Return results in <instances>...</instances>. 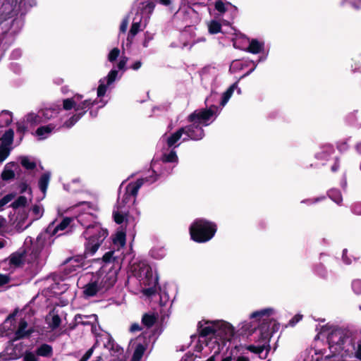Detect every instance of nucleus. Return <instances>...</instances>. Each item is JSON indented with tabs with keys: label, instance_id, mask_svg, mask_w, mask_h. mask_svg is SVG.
<instances>
[{
	"label": "nucleus",
	"instance_id": "4d7b16f0",
	"mask_svg": "<svg viewBox=\"0 0 361 361\" xmlns=\"http://www.w3.org/2000/svg\"><path fill=\"white\" fill-rule=\"evenodd\" d=\"M94 348L95 345L90 348L79 361H87L92 356Z\"/></svg>",
	"mask_w": 361,
	"mask_h": 361
},
{
	"label": "nucleus",
	"instance_id": "052dcab7",
	"mask_svg": "<svg viewBox=\"0 0 361 361\" xmlns=\"http://www.w3.org/2000/svg\"><path fill=\"white\" fill-rule=\"evenodd\" d=\"M23 206V196H19L17 200L11 204L13 209H18Z\"/></svg>",
	"mask_w": 361,
	"mask_h": 361
},
{
	"label": "nucleus",
	"instance_id": "4be33fe9",
	"mask_svg": "<svg viewBox=\"0 0 361 361\" xmlns=\"http://www.w3.org/2000/svg\"><path fill=\"white\" fill-rule=\"evenodd\" d=\"M42 169L37 170H24V194L29 195V200L31 201L32 191L30 185L35 183L37 177L39 175Z\"/></svg>",
	"mask_w": 361,
	"mask_h": 361
},
{
	"label": "nucleus",
	"instance_id": "f257e3e1",
	"mask_svg": "<svg viewBox=\"0 0 361 361\" xmlns=\"http://www.w3.org/2000/svg\"><path fill=\"white\" fill-rule=\"evenodd\" d=\"M177 163L178 157L176 152L174 149H171L169 153L165 152L163 154L160 161H153L152 162V173L155 174L154 177L150 176L128 183L126 186L123 193L122 192V188L124 183H122L120 186L117 203L113 212L114 221L117 224H121L124 221L126 224V230L121 228V230L117 231L114 238V244L118 249L123 247L126 245V233L127 230H133L135 227L134 221H130L126 218V212L128 208L135 203L139 189L145 183L151 184L157 180L158 176L170 174Z\"/></svg>",
	"mask_w": 361,
	"mask_h": 361
},
{
	"label": "nucleus",
	"instance_id": "aec40b11",
	"mask_svg": "<svg viewBox=\"0 0 361 361\" xmlns=\"http://www.w3.org/2000/svg\"><path fill=\"white\" fill-rule=\"evenodd\" d=\"M234 334L235 330L231 324L224 321H217L215 338L219 337L224 343L226 341H230Z\"/></svg>",
	"mask_w": 361,
	"mask_h": 361
},
{
	"label": "nucleus",
	"instance_id": "58836bf2",
	"mask_svg": "<svg viewBox=\"0 0 361 361\" xmlns=\"http://www.w3.org/2000/svg\"><path fill=\"white\" fill-rule=\"evenodd\" d=\"M36 353L37 355L49 357L52 355L53 349L50 345L42 344L37 348Z\"/></svg>",
	"mask_w": 361,
	"mask_h": 361
},
{
	"label": "nucleus",
	"instance_id": "e2e57ef3",
	"mask_svg": "<svg viewBox=\"0 0 361 361\" xmlns=\"http://www.w3.org/2000/svg\"><path fill=\"white\" fill-rule=\"evenodd\" d=\"M355 354V357L361 361V343H358L357 345H355V350L353 351Z\"/></svg>",
	"mask_w": 361,
	"mask_h": 361
},
{
	"label": "nucleus",
	"instance_id": "ddd939ff",
	"mask_svg": "<svg viewBox=\"0 0 361 361\" xmlns=\"http://www.w3.org/2000/svg\"><path fill=\"white\" fill-rule=\"evenodd\" d=\"M154 9V4L153 2L149 1H139V11H140V15H142V18H144V21L143 23L133 22L129 35L133 37L140 30L146 27Z\"/></svg>",
	"mask_w": 361,
	"mask_h": 361
},
{
	"label": "nucleus",
	"instance_id": "473e14b6",
	"mask_svg": "<svg viewBox=\"0 0 361 361\" xmlns=\"http://www.w3.org/2000/svg\"><path fill=\"white\" fill-rule=\"evenodd\" d=\"M50 173L46 172L40 176L38 180V187L42 192V196L41 197L40 200H42L45 197L48 185L50 180Z\"/></svg>",
	"mask_w": 361,
	"mask_h": 361
},
{
	"label": "nucleus",
	"instance_id": "72a5a7b5",
	"mask_svg": "<svg viewBox=\"0 0 361 361\" xmlns=\"http://www.w3.org/2000/svg\"><path fill=\"white\" fill-rule=\"evenodd\" d=\"M97 319V317L96 314L91 315H82V314H77L75 317V321L76 324H82V325H92L94 322H95Z\"/></svg>",
	"mask_w": 361,
	"mask_h": 361
},
{
	"label": "nucleus",
	"instance_id": "a18cd8bd",
	"mask_svg": "<svg viewBox=\"0 0 361 361\" xmlns=\"http://www.w3.org/2000/svg\"><path fill=\"white\" fill-rule=\"evenodd\" d=\"M231 6V4L224 3L221 1H218L215 3V8L220 14L226 13L228 11V6Z\"/></svg>",
	"mask_w": 361,
	"mask_h": 361
},
{
	"label": "nucleus",
	"instance_id": "f3484780",
	"mask_svg": "<svg viewBox=\"0 0 361 361\" xmlns=\"http://www.w3.org/2000/svg\"><path fill=\"white\" fill-rule=\"evenodd\" d=\"M23 264V251L12 253L8 258L0 262V269L13 272Z\"/></svg>",
	"mask_w": 361,
	"mask_h": 361
},
{
	"label": "nucleus",
	"instance_id": "f03ea898",
	"mask_svg": "<svg viewBox=\"0 0 361 361\" xmlns=\"http://www.w3.org/2000/svg\"><path fill=\"white\" fill-rule=\"evenodd\" d=\"M326 337L331 354L324 356L321 350L312 348L305 361H343V358L353 354L355 343L348 332L336 328L324 326L317 335Z\"/></svg>",
	"mask_w": 361,
	"mask_h": 361
},
{
	"label": "nucleus",
	"instance_id": "13d9d810",
	"mask_svg": "<svg viewBox=\"0 0 361 361\" xmlns=\"http://www.w3.org/2000/svg\"><path fill=\"white\" fill-rule=\"evenodd\" d=\"M11 279L8 275L0 274V286L9 283Z\"/></svg>",
	"mask_w": 361,
	"mask_h": 361
},
{
	"label": "nucleus",
	"instance_id": "c9c22d12",
	"mask_svg": "<svg viewBox=\"0 0 361 361\" xmlns=\"http://www.w3.org/2000/svg\"><path fill=\"white\" fill-rule=\"evenodd\" d=\"M22 2L23 0H8L11 9L6 12V16L9 18L17 16L21 10Z\"/></svg>",
	"mask_w": 361,
	"mask_h": 361
},
{
	"label": "nucleus",
	"instance_id": "09e8293b",
	"mask_svg": "<svg viewBox=\"0 0 361 361\" xmlns=\"http://www.w3.org/2000/svg\"><path fill=\"white\" fill-rule=\"evenodd\" d=\"M11 148H6L0 145V163H2L9 156Z\"/></svg>",
	"mask_w": 361,
	"mask_h": 361
},
{
	"label": "nucleus",
	"instance_id": "5701e85b",
	"mask_svg": "<svg viewBox=\"0 0 361 361\" xmlns=\"http://www.w3.org/2000/svg\"><path fill=\"white\" fill-rule=\"evenodd\" d=\"M217 321L202 320L198 323V331L201 336H215Z\"/></svg>",
	"mask_w": 361,
	"mask_h": 361
},
{
	"label": "nucleus",
	"instance_id": "f704fd0d",
	"mask_svg": "<svg viewBox=\"0 0 361 361\" xmlns=\"http://www.w3.org/2000/svg\"><path fill=\"white\" fill-rule=\"evenodd\" d=\"M235 90H237L238 94L241 93L240 89L238 87V82L233 84L226 92L223 93L220 103L222 106H224L226 104Z\"/></svg>",
	"mask_w": 361,
	"mask_h": 361
},
{
	"label": "nucleus",
	"instance_id": "4468645a",
	"mask_svg": "<svg viewBox=\"0 0 361 361\" xmlns=\"http://www.w3.org/2000/svg\"><path fill=\"white\" fill-rule=\"evenodd\" d=\"M44 207L39 202L31 204L27 202V197L24 196V224H27L24 229L30 226L34 221L39 220L44 214Z\"/></svg>",
	"mask_w": 361,
	"mask_h": 361
},
{
	"label": "nucleus",
	"instance_id": "c756f323",
	"mask_svg": "<svg viewBox=\"0 0 361 361\" xmlns=\"http://www.w3.org/2000/svg\"><path fill=\"white\" fill-rule=\"evenodd\" d=\"M17 169V164L14 162L8 163L5 165L3 171L1 172V177L2 180L8 181L14 178L16 175V170Z\"/></svg>",
	"mask_w": 361,
	"mask_h": 361
},
{
	"label": "nucleus",
	"instance_id": "864d4df0",
	"mask_svg": "<svg viewBox=\"0 0 361 361\" xmlns=\"http://www.w3.org/2000/svg\"><path fill=\"white\" fill-rule=\"evenodd\" d=\"M154 35L150 33L149 32H146L145 33L144 40L142 42V45L144 47H147L149 45V42L153 39Z\"/></svg>",
	"mask_w": 361,
	"mask_h": 361
},
{
	"label": "nucleus",
	"instance_id": "7ed1b4c3",
	"mask_svg": "<svg viewBox=\"0 0 361 361\" xmlns=\"http://www.w3.org/2000/svg\"><path fill=\"white\" fill-rule=\"evenodd\" d=\"M82 95L75 94L71 98L64 99L63 101V109L71 110L73 108L76 113L64 122H62L61 118H59L54 122L42 126L32 132V135L38 140H44L61 128H71L82 118L87 109L94 105V102L90 99L82 101Z\"/></svg>",
	"mask_w": 361,
	"mask_h": 361
},
{
	"label": "nucleus",
	"instance_id": "20e7f679",
	"mask_svg": "<svg viewBox=\"0 0 361 361\" xmlns=\"http://www.w3.org/2000/svg\"><path fill=\"white\" fill-rule=\"evenodd\" d=\"M274 312L272 308H266L254 312L250 315V319L259 323L260 327L253 332L252 338H250L253 343L246 345L244 348L262 359H266L270 350L271 336L265 325L271 321L270 317Z\"/></svg>",
	"mask_w": 361,
	"mask_h": 361
},
{
	"label": "nucleus",
	"instance_id": "6e6d98bb",
	"mask_svg": "<svg viewBox=\"0 0 361 361\" xmlns=\"http://www.w3.org/2000/svg\"><path fill=\"white\" fill-rule=\"evenodd\" d=\"M24 361H38L36 355L32 353L27 352L24 353Z\"/></svg>",
	"mask_w": 361,
	"mask_h": 361
},
{
	"label": "nucleus",
	"instance_id": "e433bc0d",
	"mask_svg": "<svg viewBox=\"0 0 361 361\" xmlns=\"http://www.w3.org/2000/svg\"><path fill=\"white\" fill-rule=\"evenodd\" d=\"M14 133L11 129L7 130L0 138V145L6 148H11V145L13 141Z\"/></svg>",
	"mask_w": 361,
	"mask_h": 361
},
{
	"label": "nucleus",
	"instance_id": "a211bd4d",
	"mask_svg": "<svg viewBox=\"0 0 361 361\" xmlns=\"http://www.w3.org/2000/svg\"><path fill=\"white\" fill-rule=\"evenodd\" d=\"M37 250L33 254L31 261L26 259H24V271L28 280L31 279L39 271L40 267L37 260L39 250L42 249L39 245L36 243ZM23 259H25V255H23Z\"/></svg>",
	"mask_w": 361,
	"mask_h": 361
},
{
	"label": "nucleus",
	"instance_id": "423d86ee",
	"mask_svg": "<svg viewBox=\"0 0 361 361\" xmlns=\"http://www.w3.org/2000/svg\"><path fill=\"white\" fill-rule=\"evenodd\" d=\"M94 219L90 212L80 214L78 216V222L85 227L83 235L85 238L84 245L86 256L93 255L108 235L107 230L103 228L99 224H88L89 222L93 221Z\"/></svg>",
	"mask_w": 361,
	"mask_h": 361
},
{
	"label": "nucleus",
	"instance_id": "5fc2aeb1",
	"mask_svg": "<svg viewBox=\"0 0 361 361\" xmlns=\"http://www.w3.org/2000/svg\"><path fill=\"white\" fill-rule=\"evenodd\" d=\"M143 21H144V18H142V15H140V11H139V2H138L137 6L136 8L135 16L133 19V22L143 23Z\"/></svg>",
	"mask_w": 361,
	"mask_h": 361
},
{
	"label": "nucleus",
	"instance_id": "dca6fc26",
	"mask_svg": "<svg viewBox=\"0 0 361 361\" xmlns=\"http://www.w3.org/2000/svg\"><path fill=\"white\" fill-rule=\"evenodd\" d=\"M104 348L105 352L103 353V355L108 361H126L123 349L116 344L114 341L108 338Z\"/></svg>",
	"mask_w": 361,
	"mask_h": 361
},
{
	"label": "nucleus",
	"instance_id": "bf43d9fd",
	"mask_svg": "<svg viewBox=\"0 0 361 361\" xmlns=\"http://www.w3.org/2000/svg\"><path fill=\"white\" fill-rule=\"evenodd\" d=\"M352 211L354 214L361 215V202H356L352 207Z\"/></svg>",
	"mask_w": 361,
	"mask_h": 361
},
{
	"label": "nucleus",
	"instance_id": "680f3d73",
	"mask_svg": "<svg viewBox=\"0 0 361 361\" xmlns=\"http://www.w3.org/2000/svg\"><path fill=\"white\" fill-rule=\"evenodd\" d=\"M324 199H325V197L322 196V197L314 198V199H308V200H302V203H308V204H314L318 202H320Z\"/></svg>",
	"mask_w": 361,
	"mask_h": 361
},
{
	"label": "nucleus",
	"instance_id": "49530a36",
	"mask_svg": "<svg viewBox=\"0 0 361 361\" xmlns=\"http://www.w3.org/2000/svg\"><path fill=\"white\" fill-rule=\"evenodd\" d=\"M16 197V194L14 193H10L4 197H3L0 200V210H2L4 207L8 203L11 202L14 198Z\"/></svg>",
	"mask_w": 361,
	"mask_h": 361
},
{
	"label": "nucleus",
	"instance_id": "a19ab883",
	"mask_svg": "<svg viewBox=\"0 0 361 361\" xmlns=\"http://www.w3.org/2000/svg\"><path fill=\"white\" fill-rule=\"evenodd\" d=\"M12 122V115L8 111H3L0 114V127H4Z\"/></svg>",
	"mask_w": 361,
	"mask_h": 361
},
{
	"label": "nucleus",
	"instance_id": "79ce46f5",
	"mask_svg": "<svg viewBox=\"0 0 361 361\" xmlns=\"http://www.w3.org/2000/svg\"><path fill=\"white\" fill-rule=\"evenodd\" d=\"M329 197L337 204H341L343 198L341 192L338 190L331 189L328 192Z\"/></svg>",
	"mask_w": 361,
	"mask_h": 361
},
{
	"label": "nucleus",
	"instance_id": "4c0bfd02",
	"mask_svg": "<svg viewBox=\"0 0 361 361\" xmlns=\"http://www.w3.org/2000/svg\"><path fill=\"white\" fill-rule=\"evenodd\" d=\"M132 348L135 347L131 361H140L146 350L145 346L141 343H131Z\"/></svg>",
	"mask_w": 361,
	"mask_h": 361
},
{
	"label": "nucleus",
	"instance_id": "0e129e2a",
	"mask_svg": "<svg viewBox=\"0 0 361 361\" xmlns=\"http://www.w3.org/2000/svg\"><path fill=\"white\" fill-rule=\"evenodd\" d=\"M128 61V58L126 56H123L121 58L118 63V68L120 70H122L125 68L126 63Z\"/></svg>",
	"mask_w": 361,
	"mask_h": 361
},
{
	"label": "nucleus",
	"instance_id": "ea45409f",
	"mask_svg": "<svg viewBox=\"0 0 361 361\" xmlns=\"http://www.w3.org/2000/svg\"><path fill=\"white\" fill-rule=\"evenodd\" d=\"M264 44L262 42H260L257 39H252L250 42L247 49L250 53L257 54L262 50Z\"/></svg>",
	"mask_w": 361,
	"mask_h": 361
},
{
	"label": "nucleus",
	"instance_id": "338daca9",
	"mask_svg": "<svg viewBox=\"0 0 361 361\" xmlns=\"http://www.w3.org/2000/svg\"><path fill=\"white\" fill-rule=\"evenodd\" d=\"M345 2L350 4L354 8H360L361 0H344Z\"/></svg>",
	"mask_w": 361,
	"mask_h": 361
},
{
	"label": "nucleus",
	"instance_id": "774afa93",
	"mask_svg": "<svg viewBox=\"0 0 361 361\" xmlns=\"http://www.w3.org/2000/svg\"><path fill=\"white\" fill-rule=\"evenodd\" d=\"M141 330V327L138 324H133L130 327V332H136Z\"/></svg>",
	"mask_w": 361,
	"mask_h": 361
},
{
	"label": "nucleus",
	"instance_id": "6ab92c4d",
	"mask_svg": "<svg viewBox=\"0 0 361 361\" xmlns=\"http://www.w3.org/2000/svg\"><path fill=\"white\" fill-rule=\"evenodd\" d=\"M37 250L33 254L31 261L26 259H24V271L28 280L31 279L39 271L40 267L37 260L39 250L42 249L39 245L36 243ZM23 259H25V255H23Z\"/></svg>",
	"mask_w": 361,
	"mask_h": 361
},
{
	"label": "nucleus",
	"instance_id": "c85d7f7f",
	"mask_svg": "<svg viewBox=\"0 0 361 361\" xmlns=\"http://www.w3.org/2000/svg\"><path fill=\"white\" fill-rule=\"evenodd\" d=\"M334 152V147L330 144H325L319 147L315 154V158L322 161L329 160V157Z\"/></svg>",
	"mask_w": 361,
	"mask_h": 361
},
{
	"label": "nucleus",
	"instance_id": "9d476101",
	"mask_svg": "<svg viewBox=\"0 0 361 361\" xmlns=\"http://www.w3.org/2000/svg\"><path fill=\"white\" fill-rule=\"evenodd\" d=\"M216 231V226L205 219H196L190 227L191 238L197 243H205L211 240Z\"/></svg>",
	"mask_w": 361,
	"mask_h": 361
},
{
	"label": "nucleus",
	"instance_id": "1a4fd4ad",
	"mask_svg": "<svg viewBox=\"0 0 361 361\" xmlns=\"http://www.w3.org/2000/svg\"><path fill=\"white\" fill-rule=\"evenodd\" d=\"M72 221V218L66 217L60 222H58L57 220L51 221L47 226L46 231L38 235L37 238V244L41 247L50 246L54 240L53 236H60L63 235V232L70 226Z\"/></svg>",
	"mask_w": 361,
	"mask_h": 361
},
{
	"label": "nucleus",
	"instance_id": "8fccbe9b",
	"mask_svg": "<svg viewBox=\"0 0 361 361\" xmlns=\"http://www.w3.org/2000/svg\"><path fill=\"white\" fill-rule=\"evenodd\" d=\"M120 54V50L118 48H114L108 55V60L110 62L115 61Z\"/></svg>",
	"mask_w": 361,
	"mask_h": 361
},
{
	"label": "nucleus",
	"instance_id": "2eb2a0df",
	"mask_svg": "<svg viewBox=\"0 0 361 361\" xmlns=\"http://www.w3.org/2000/svg\"><path fill=\"white\" fill-rule=\"evenodd\" d=\"M175 20L182 21L185 26H190L198 23L200 18L197 12L190 6H183L174 15Z\"/></svg>",
	"mask_w": 361,
	"mask_h": 361
},
{
	"label": "nucleus",
	"instance_id": "0eeeda50",
	"mask_svg": "<svg viewBox=\"0 0 361 361\" xmlns=\"http://www.w3.org/2000/svg\"><path fill=\"white\" fill-rule=\"evenodd\" d=\"M219 112V109L215 105H211L209 109H200L195 111L188 116V121L191 124L183 127L184 129V137L182 138V142L192 140H200L202 139L204 135V130L200 126L209 125L214 118V116H216Z\"/></svg>",
	"mask_w": 361,
	"mask_h": 361
},
{
	"label": "nucleus",
	"instance_id": "a878e982",
	"mask_svg": "<svg viewBox=\"0 0 361 361\" xmlns=\"http://www.w3.org/2000/svg\"><path fill=\"white\" fill-rule=\"evenodd\" d=\"M184 135V129L180 128L176 132L172 133L171 135L167 136L166 135H163L160 139V143H166L169 147H176L179 146L180 142H179Z\"/></svg>",
	"mask_w": 361,
	"mask_h": 361
},
{
	"label": "nucleus",
	"instance_id": "bb28decb",
	"mask_svg": "<svg viewBox=\"0 0 361 361\" xmlns=\"http://www.w3.org/2000/svg\"><path fill=\"white\" fill-rule=\"evenodd\" d=\"M80 267V263L75 258H68L61 265V270L63 271V277L67 278L71 276Z\"/></svg>",
	"mask_w": 361,
	"mask_h": 361
},
{
	"label": "nucleus",
	"instance_id": "9b49d317",
	"mask_svg": "<svg viewBox=\"0 0 361 361\" xmlns=\"http://www.w3.org/2000/svg\"><path fill=\"white\" fill-rule=\"evenodd\" d=\"M135 275L138 279L140 283L144 286L142 293L147 296H152L155 294L157 284V277L153 274L150 267L145 263H140L135 269Z\"/></svg>",
	"mask_w": 361,
	"mask_h": 361
},
{
	"label": "nucleus",
	"instance_id": "393cba45",
	"mask_svg": "<svg viewBox=\"0 0 361 361\" xmlns=\"http://www.w3.org/2000/svg\"><path fill=\"white\" fill-rule=\"evenodd\" d=\"M118 71L112 69L106 78L99 80V85L97 89V96L101 97L106 93L107 86L111 85L116 79Z\"/></svg>",
	"mask_w": 361,
	"mask_h": 361
},
{
	"label": "nucleus",
	"instance_id": "2f4dec72",
	"mask_svg": "<svg viewBox=\"0 0 361 361\" xmlns=\"http://www.w3.org/2000/svg\"><path fill=\"white\" fill-rule=\"evenodd\" d=\"M43 169L40 161L30 156H24V170Z\"/></svg>",
	"mask_w": 361,
	"mask_h": 361
},
{
	"label": "nucleus",
	"instance_id": "3c124183",
	"mask_svg": "<svg viewBox=\"0 0 361 361\" xmlns=\"http://www.w3.org/2000/svg\"><path fill=\"white\" fill-rule=\"evenodd\" d=\"M352 289L356 294L361 293V280L356 279L352 282Z\"/></svg>",
	"mask_w": 361,
	"mask_h": 361
},
{
	"label": "nucleus",
	"instance_id": "603ef678",
	"mask_svg": "<svg viewBox=\"0 0 361 361\" xmlns=\"http://www.w3.org/2000/svg\"><path fill=\"white\" fill-rule=\"evenodd\" d=\"M241 329L243 332L247 333L251 331L253 329H255V326H253L250 322H243L240 324Z\"/></svg>",
	"mask_w": 361,
	"mask_h": 361
},
{
	"label": "nucleus",
	"instance_id": "b1692460",
	"mask_svg": "<svg viewBox=\"0 0 361 361\" xmlns=\"http://www.w3.org/2000/svg\"><path fill=\"white\" fill-rule=\"evenodd\" d=\"M84 297L90 298L95 296L98 293H103L104 290L98 283V281L92 275L90 281L82 288Z\"/></svg>",
	"mask_w": 361,
	"mask_h": 361
},
{
	"label": "nucleus",
	"instance_id": "7c9ffc66",
	"mask_svg": "<svg viewBox=\"0 0 361 361\" xmlns=\"http://www.w3.org/2000/svg\"><path fill=\"white\" fill-rule=\"evenodd\" d=\"M46 322L51 329H56L61 325V319L56 309L52 310L47 315Z\"/></svg>",
	"mask_w": 361,
	"mask_h": 361
},
{
	"label": "nucleus",
	"instance_id": "69168bd1",
	"mask_svg": "<svg viewBox=\"0 0 361 361\" xmlns=\"http://www.w3.org/2000/svg\"><path fill=\"white\" fill-rule=\"evenodd\" d=\"M128 25V18H125L121 24L120 31L121 32H125L127 30Z\"/></svg>",
	"mask_w": 361,
	"mask_h": 361
},
{
	"label": "nucleus",
	"instance_id": "f8f14e48",
	"mask_svg": "<svg viewBox=\"0 0 361 361\" xmlns=\"http://www.w3.org/2000/svg\"><path fill=\"white\" fill-rule=\"evenodd\" d=\"M61 111L59 104H51L40 109L37 113L30 112L26 116V123L30 125H38L47 123L58 118Z\"/></svg>",
	"mask_w": 361,
	"mask_h": 361
},
{
	"label": "nucleus",
	"instance_id": "412c9836",
	"mask_svg": "<svg viewBox=\"0 0 361 361\" xmlns=\"http://www.w3.org/2000/svg\"><path fill=\"white\" fill-rule=\"evenodd\" d=\"M65 278L54 274L48 279L49 283V289L50 291L57 295L65 293L68 290V285L64 283Z\"/></svg>",
	"mask_w": 361,
	"mask_h": 361
},
{
	"label": "nucleus",
	"instance_id": "37998d69",
	"mask_svg": "<svg viewBox=\"0 0 361 361\" xmlns=\"http://www.w3.org/2000/svg\"><path fill=\"white\" fill-rule=\"evenodd\" d=\"M208 30L210 34H217L221 30V23L216 20H212L208 23Z\"/></svg>",
	"mask_w": 361,
	"mask_h": 361
},
{
	"label": "nucleus",
	"instance_id": "c03bdc74",
	"mask_svg": "<svg viewBox=\"0 0 361 361\" xmlns=\"http://www.w3.org/2000/svg\"><path fill=\"white\" fill-rule=\"evenodd\" d=\"M150 255L153 258L160 259L166 255V250L164 247H154L151 250Z\"/></svg>",
	"mask_w": 361,
	"mask_h": 361
},
{
	"label": "nucleus",
	"instance_id": "6e6552de",
	"mask_svg": "<svg viewBox=\"0 0 361 361\" xmlns=\"http://www.w3.org/2000/svg\"><path fill=\"white\" fill-rule=\"evenodd\" d=\"M114 252L110 251L106 252L103 256V261L104 264L101 269L93 275L98 283L100 285L102 290L104 291L111 288L117 281V274L118 271V267H115L114 261Z\"/></svg>",
	"mask_w": 361,
	"mask_h": 361
},
{
	"label": "nucleus",
	"instance_id": "39448f33",
	"mask_svg": "<svg viewBox=\"0 0 361 361\" xmlns=\"http://www.w3.org/2000/svg\"><path fill=\"white\" fill-rule=\"evenodd\" d=\"M7 336L13 335L11 342L6 346L5 350L0 353L4 361L16 360L23 357V314L22 311L16 310L4 321L1 326Z\"/></svg>",
	"mask_w": 361,
	"mask_h": 361
},
{
	"label": "nucleus",
	"instance_id": "cd10ccee",
	"mask_svg": "<svg viewBox=\"0 0 361 361\" xmlns=\"http://www.w3.org/2000/svg\"><path fill=\"white\" fill-rule=\"evenodd\" d=\"M250 63L253 64V67L245 74L243 75L240 78H243L245 76L250 75L254 70L256 68L257 65L255 64L252 61H243V60H233L231 65L229 71L231 73H237L241 70H243L245 67L248 66Z\"/></svg>",
	"mask_w": 361,
	"mask_h": 361
},
{
	"label": "nucleus",
	"instance_id": "de8ad7c7",
	"mask_svg": "<svg viewBox=\"0 0 361 361\" xmlns=\"http://www.w3.org/2000/svg\"><path fill=\"white\" fill-rule=\"evenodd\" d=\"M155 320L156 319L153 315L146 314L142 317V322L146 326L151 327L154 324Z\"/></svg>",
	"mask_w": 361,
	"mask_h": 361
}]
</instances>
